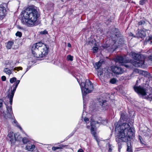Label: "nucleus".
Segmentation results:
<instances>
[{
    "label": "nucleus",
    "mask_w": 152,
    "mask_h": 152,
    "mask_svg": "<svg viewBox=\"0 0 152 152\" xmlns=\"http://www.w3.org/2000/svg\"><path fill=\"white\" fill-rule=\"evenodd\" d=\"M120 130L117 132L115 140L118 144V151L120 152L122 148L121 143L130 141L135 137V131L133 128L131 127L129 124H124L121 126Z\"/></svg>",
    "instance_id": "obj_1"
},
{
    "label": "nucleus",
    "mask_w": 152,
    "mask_h": 152,
    "mask_svg": "<svg viewBox=\"0 0 152 152\" xmlns=\"http://www.w3.org/2000/svg\"><path fill=\"white\" fill-rule=\"evenodd\" d=\"M22 23L28 26H33L38 18V13L36 10L30 6L23 11L21 13Z\"/></svg>",
    "instance_id": "obj_2"
},
{
    "label": "nucleus",
    "mask_w": 152,
    "mask_h": 152,
    "mask_svg": "<svg viewBox=\"0 0 152 152\" xmlns=\"http://www.w3.org/2000/svg\"><path fill=\"white\" fill-rule=\"evenodd\" d=\"M48 48L47 45L41 42L33 45L31 50L34 56L37 58H43L48 54Z\"/></svg>",
    "instance_id": "obj_3"
},
{
    "label": "nucleus",
    "mask_w": 152,
    "mask_h": 152,
    "mask_svg": "<svg viewBox=\"0 0 152 152\" xmlns=\"http://www.w3.org/2000/svg\"><path fill=\"white\" fill-rule=\"evenodd\" d=\"M80 85L83 99L84 96L87 94L91 92L92 91L93 86L92 83L88 80H86L85 83L84 82H82L80 84Z\"/></svg>",
    "instance_id": "obj_4"
},
{
    "label": "nucleus",
    "mask_w": 152,
    "mask_h": 152,
    "mask_svg": "<svg viewBox=\"0 0 152 152\" xmlns=\"http://www.w3.org/2000/svg\"><path fill=\"white\" fill-rule=\"evenodd\" d=\"M19 81H17L16 85H13V90L11 91V92L10 93H9L8 94L7 96L8 98L10 100V106H9L7 105H6L7 110V113L9 114L10 116L9 117L10 118H11L12 115L13 114L12 106V104L13 98L16 88L18 87V84L19 83Z\"/></svg>",
    "instance_id": "obj_5"
},
{
    "label": "nucleus",
    "mask_w": 152,
    "mask_h": 152,
    "mask_svg": "<svg viewBox=\"0 0 152 152\" xmlns=\"http://www.w3.org/2000/svg\"><path fill=\"white\" fill-rule=\"evenodd\" d=\"M139 79V80L137 81V83L136 85L134 86V91L137 92L139 95H141L142 96H146L148 98H151L152 99V96L151 94L148 95L147 92L146 91V89L145 88L142 86H137V85L138 82V81L140 80Z\"/></svg>",
    "instance_id": "obj_6"
},
{
    "label": "nucleus",
    "mask_w": 152,
    "mask_h": 152,
    "mask_svg": "<svg viewBox=\"0 0 152 152\" xmlns=\"http://www.w3.org/2000/svg\"><path fill=\"white\" fill-rule=\"evenodd\" d=\"M145 58L143 56L138 59L136 60L133 62V65L136 67H144Z\"/></svg>",
    "instance_id": "obj_7"
},
{
    "label": "nucleus",
    "mask_w": 152,
    "mask_h": 152,
    "mask_svg": "<svg viewBox=\"0 0 152 152\" xmlns=\"http://www.w3.org/2000/svg\"><path fill=\"white\" fill-rule=\"evenodd\" d=\"M90 122V125H87L86 128L88 129H90L91 128V131L92 134L93 136H95L96 132L94 131V128L95 127L94 125L96 124H100L102 123L98 121H94L92 119H91Z\"/></svg>",
    "instance_id": "obj_8"
},
{
    "label": "nucleus",
    "mask_w": 152,
    "mask_h": 152,
    "mask_svg": "<svg viewBox=\"0 0 152 152\" xmlns=\"http://www.w3.org/2000/svg\"><path fill=\"white\" fill-rule=\"evenodd\" d=\"M146 30H138V32L136 34L135 36H134V37L143 39L146 37Z\"/></svg>",
    "instance_id": "obj_9"
},
{
    "label": "nucleus",
    "mask_w": 152,
    "mask_h": 152,
    "mask_svg": "<svg viewBox=\"0 0 152 152\" xmlns=\"http://www.w3.org/2000/svg\"><path fill=\"white\" fill-rule=\"evenodd\" d=\"M112 71L115 74L117 75L121 74L124 72V70L121 67L114 66L112 68Z\"/></svg>",
    "instance_id": "obj_10"
},
{
    "label": "nucleus",
    "mask_w": 152,
    "mask_h": 152,
    "mask_svg": "<svg viewBox=\"0 0 152 152\" xmlns=\"http://www.w3.org/2000/svg\"><path fill=\"white\" fill-rule=\"evenodd\" d=\"M134 72L136 73H138L145 76L148 77L150 76V73L147 71L140 70L137 69H134Z\"/></svg>",
    "instance_id": "obj_11"
},
{
    "label": "nucleus",
    "mask_w": 152,
    "mask_h": 152,
    "mask_svg": "<svg viewBox=\"0 0 152 152\" xmlns=\"http://www.w3.org/2000/svg\"><path fill=\"white\" fill-rule=\"evenodd\" d=\"M124 119V114H121V118H120V120L118 121V123H116L115 124V131L116 132H117L119 131L120 130V127L122 125L124 124V123L127 124V123H123V124H121V125L120 124V121H121L122 119L123 120Z\"/></svg>",
    "instance_id": "obj_12"
},
{
    "label": "nucleus",
    "mask_w": 152,
    "mask_h": 152,
    "mask_svg": "<svg viewBox=\"0 0 152 152\" xmlns=\"http://www.w3.org/2000/svg\"><path fill=\"white\" fill-rule=\"evenodd\" d=\"M6 9L4 6L2 4L0 5V19L2 20L5 17V13Z\"/></svg>",
    "instance_id": "obj_13"
},
{
    "label": "nucleus",
    "mask_w": 152,
    "mask_h": 152,
    "mask_svg": "<svg viewBox=\"0 0 152 152\" xmlns=\"http://www.w3.org/2000/svg\"><path fill=\"white\" fill-rule=\"evenodd\" d=\"M16 135L13 132H10L8 135V137L10 139V142L11 144H14L15 142L16 139Z\"/></svg>",
    "instance_id": "obj_14"
},
{
    "label": "nucleus",
    "mask_w": 152,
    "mask_h": 152,
    "mask_svg": "<svg viewBox=\"0 0 152 152\" xmlns=\"http://www.w3.org/2000/svg\"><path fill=\"white\" fill-rule=\"evenodd\" d=\"M115 61L116 63L118 62L121 65H123V64L126 62L125 59L123 57L120 56L116 57Z\"/></svg>",
    "instance_id": "obj_15"
},
{
    "label": "nucleus",
    "mask_w": 152,
    "mask_h": 152,
    "mask_svg": "<svg viewBox=\"0 0 152 152\" xmlns=\"http://www.w3.org/2000/svg\"><path fill=\"white\" fill-rule=\"evenodd\" d=\"M17 81H19V83L18 84H18L20 82V80H17L16 78L15 77H13L10 79V82L12 84V83H13L14 82H16V83L15 84H14L12 85V87L11 88V91H10V89H9V91H8V92H9V93H10L11 92V91L13 90V85H16V84H17Z\"/></svg>",
    "instance_id": "obj_16"
},
{
    "label": "nucleus",
    "mask_w": 152,
    "mask_h": 152,
    "mask_svg": "<svg viewBox=\"0 0 152 152\" xmlns=\"http://www.w3.org/2000/svg\"><path fill=\"white\" fill-rule=\"evenodd\" d=\"M117 35L116 34H114L113 35L110 36L111 37L112 39H113V40H114V42H113V45H112L110 47L111 49H113V50H115L118 48V46L115 45V39L114 40L113 38V37H114L115 38V39H116V38L117 37Z\"/></svg>",
    "instance_id": "obj_17"
},
{
    "label": "nucleus",
    "mask_w": 152,
    "mask_h": 152,
    "mask_svg": "<svg viewBox=\"0 0 152 152\" xmlns=\"http://www.w3.org/2000/svg\"><path fill=\"white\" fill-rule=\"evenodd\" d=\"M130 54L135 60L138 59L139 58H140L141 57L143 56V55H141L138 54L134 52H131L130 53Z\"/></svg>",
    "instance_id": "obj_18"
},
{
    "label": "nucleus",
    "mask_w": 152,
    "mask_h": 152,
    "mask_svg": "<svg viewBox=\"0 0 152 152\" xmlns=\"http://www.w3.org/2000/svg\"><path fill=\"white\" fill-rule=\"evenodd\" d=\"M35 148V146L34 145H28L26 147V149L28 151H33Z\"/></svg>",
    "instance_id": "obj_19"
},
{
    "label": "nucleus",
    "mask_w": 152,
    "mask_h": 152,
    "mask_svg": "<svg viewBox=\"0 0 152 152\" xmlns=\"http://www.w3.org/2000/svg\"><path fill=\"white\" fill-rule=\"evenodd\" d=\"M145 41L150 44H152V35L147 37L145 40Z\"/></svg>",
    "instance_id": "obj_20"
},
{
    "label": "nucleus",
    "mask_w": 152,
    "mask_h": 152,
    "mask_svg": "<svg viewBox=\"0 0 152 152\" xmlns=\"http://www.w3.org/2000/svg\"><path fill=\"white\" fill-rule=\"evenodd\" d=\"M66 146V145H59V146L58 147H53L52 148V150L53 151H55L57 149H62L63 148L65 147Z\"/></svg>",
    "instance_id": "obj_21"
},
{
    "label": "nucleus",
    "mask_w": 152,
    "mask_h": 152,
    "mask_svg": "<svg viewBox=\"0 0 152 152\" xmlns=\"http://www.w3.org/2000/svg\"><path fill=\"white\" fill-rule=\"evenodd\" d=\"M102 65V62L100 61H99L95 63L94 65V67L96 69H99L100 67Z\"/></svg>",
    "instance_id": "obj_22"
},
{
    "label": "nucleus",
    "mask_w": 152,
    "mask_h": 152,
    "mask_svg": "<svg viewBox=\"0 0 152 152\" xmlns=\"http://www.w3.org/2000/svg\"><path fill=\"white\" fill-rule=\"evenodd\" d=\"M4 71L8 75H10L12 73V70H11L10 69L7 68L4 69Z\"/></svg>",
    "instance_id": "obj_23"
},
{
    "label": "nucleus",
    "mask_w": 152,
    "mask_h": 152,
    "mask_svg": "<svg viewBox=\"0 0 152 152\" xmlns=\"http://www.w3.org/2000/svg\"><path fill=\"white\" fill-rule=\"evenodd\" d=\"M13 42L12 41H9L8 42L7 45V49H11L12 47V46L13 44Z\"/></svg>",
    "instance_id": "obj_24"
},
{
    "label": "nucleus",
    "mask_w": 152,
    "mask_h": 152,
    "mask_svg": "<svg viewBox=\"0 0 152 152\" xmlns=\"http://www.w3.org/2000/svg\"><path fill=\"white\" fill-rule=\"evenodd\" d=\"M12 123H13V124H14V125L15 126H17V127H18V128H19L21 130V131L22 130V128L18 124V123L17 122V121L16 120H14V121H13Z\"/></svg>",
    "instance_id": "obj_25"
},
{
    "label": "nucleus",
    "mask_w": 152,
    "mask_h": 152,
    "mask_svg": "<svg viewBox=\"0 0 152 152\" xmlns=\"http://www.w3.org/2000/svg\"><path fill=\"white\" fill-rule=\"evenodd\" d=\"M117 81L116 79L115 78H113L110 79V83L112 84H114Z\"/></svg>",
    "instance_id": "obj_26"
},
{
    "label": "nucleus",
    "mask_w": 152,
    "mask_h": 152,
    "mask_svg": "<svg viewBox=\"0 0 152 152\" xmlns=\"http://www.w3.org/2000/svg\"><path fill=\"white\" fill-rule=\"evenodd\" d=\"M22 141L24 144H26L29 142V140L26 137H24Z\"/></svg>",
    "instance_id": "obj_27"
},
{
    "label": "nucleus",
    "mask_w": 152,
    "mask_h": 152,
    "mask_svg": "<svg viewBox=\"0 0 152 152\" xmlns=\"http://www.w3.org/2000/svg\"><path fill=\"white\" fill-rule=\"evenodd\" d=\"M147 0H141L140 1L139 4L140 5H144L146 2Z\"/></svg>",
    "instance_id": "obj_28"
},
{
    "label": "nucleus",
    "mask_w": 152,
    "mask_h": 152,
    "mask_svg": "<svg viewBox=\"0 0 152 152\" xmlns=\"http://www.w3.org/2000/svg\"><path fill=\"white\" fill-rule=\"evenodd\" d=\"M145 21L143 20H142L139 22L138 25L139 26H143L145 24Z\"/></svg>",
    "instance_id": "obj_29"
},
{
    "label": "nucleus",
    "mask_w": 152,
    "mask_h": 152,
    "mask_svg": "<svg viewBox=\"0 0 152 152\" xmlns=\"http://www.w3.org/2000/svg\"><path fill=\"white\" fill-rule=\"evenodd\" d=\"M139 138L141 144L144 145H146L144 143V142L143 141V139L142 137L140 136H139Z\"/></svg>",
    "instance_id": "obj_30"
},
{
    "label": "nucleus",
    "mask_w": 152,
    "mask_h": 152,
    "mask_svg": "<svg viewBox=\"0 0 152 152\" xmlns=\"http://www.w3.org/2000/svg\"><path fill=\"white\" fill-rule=\"evenodd\" d=\"M73 56L70 55H69L67 56V59L69 61H72L73 60Z\"/></svg>",
    "instance_id": "obj_31"
},
{
    "label": "nucleus",
    "mask_w": 152,
    "mask_h": 152,
    "mask_svg": "<svg viewBox=\"0 0 152 152\" xmlns=\"http://www.w3.org/2000/svg\"><path fill=\"white\" fill-rule=\"evenodd\" d=\"M22 68L21 67H17L14 68L13 70L19 71V70H22Z\"/></svg>",
    "instance_id": "obj_32"
},
{
    "label": "nucleus",
    "mask_w": 152,
    "mask_h": 152,
    "mask_svg": "<svg viewBox=\"0 0 152 152\" xmlns=\"http://www.w3.org/2000/svg\"><path fill=\"white\" fill-rule=\"evenodd\" d=\"M99 104L101 105L102 106H103V105H104V104L106 102L105 100H102V101H100V99H99Z\"/></svg>",
    "instance_id": "obj_33"
},
{
    "label": "nucleus",
    "mask_w": 152,
    "mask_h": 152,
    "mask_svg": "<svg viewBox=\"0 0 152 152\" xmlns=\"http://www.w3.org/2000/svg\"><path fill=\"white\" fill-rule=\"evenodd\" d=\"M15 35L17 36H18L20 37L22 36V33L19 31H17L15 34Z\"/></svg>",
    "instance_id": "obj_34"
},
{
    "label": "nucleus",
    "mask_w": 152,
    "mask_h": 152,
    "mask_svg": "<svg viewBox=\"0 0 152 152\" xmlns=\"http://www.w3.org/2000/svg\"><path fill=\"white\" fill-rule=\"evenodd\" d=\"M98 48L97 47H94L93 48V52L94 53H96L97 52Z\"/></svg>",
    "instance_id": "obj_35"
},
{
    "label": "nucleus",
    "mask_w": 152,
    "mask_h": 152,
    "mask_svg": "<svg viewBox=\"0 0 152 152\" xmlns=\"http://www.w3.org/2000/svg\"><path fill=\"white\" fill-rule=\"evenodd\" d=\"M10 116V115H9V113H7V114H6L5 115H4V117L6 119H7L8 118H12V117L11 118H10L9 117Z\"/></svg>",
    "instance_id": "obj_36"
},
{
    "label": "nucleus",
    "mask_w": 152,
    "mask_h": 152,
    "mask_svg": "<svg viewBox=\"0 0 152 152\" xmlns=\"http://www.w3.org/2000/svg\"><path fill=\"white\" fill-rule=\"evenodd\" d=\"M84 120L86 122V123L87 124L88 122V123L89 121V119L86 118L85 117L83 118Z\"/></svg>",
    "instance_id": "obj_37"
},
{
    "label": "nucleus",
    "mask_w": 152,
    "mask_h": 152,
    "mask_svg": "<svg viewBox=\"0 0 152 152\" xmlns=\"http://www.w3.org/2000/svg\"><path fill=\"white\" fill-rule=\"evenodd\" d=\"M127 151L128 152H131L132 151V148L131 147L128 145Z\"/></svg>",
    "instance_id": "obj_38"
},
{
    "label": "nucleus",
    "mask_w": 152,
    "mask_h": 152,
    "mask_svg": "<svg viewBox=\"0 0 152 152\" xmlns=\"http://www.w3.org/2000/svg\"><path fill=\"white\" fill-rule=\"evenodd\" d=\"M48 32L46 31H41L40 33L42 34H45L47 33Z\"/></svg>",
    "instance_id": "obj_39"
},
{
    "label": "nucleus",
    "mask_w": 152,
    "mask_h": 152,
    "mask_svg": "<svg viewBox=\"0 0 152 152\" xmlns=\"http://www.w3.org/2000/svg\"><path fill=\"white\" fill-rule=\"evenodd\" d=\"M1 79L2 81H5L6 80V77L4 76H3L1 77Z\"/></svg>",
    "instance_id": "obj_40"
},
{
    "label": "nucleus",
    "mask_w": 152,
    "mask_h": 152,
    "mask_svg": "<svg viewBox=\"0 0 152 152\" xmlns=\"http://www.w3.org/2000/svg\"><path fill=\"white\" fill-rule=\"evenodd\" d=\"M3 102V101L2 100L0 99V108H1L2 106Z\"/></svg>",
    "instance_id": "obj_41"
},
{
    "label": "nucleus",
    "mask_w": 152,
    "mask_h": 152,
    "mask_svg": "<svg viewBox=\"0 0 152 152\" xmlns=\"http://www.w3.org/2000/svg\"><path fill=\"white\" fill-rule=\"evenodd\" d=\"M109 152H111L112 151V149H111V147L110 145H109Z\"/></svg>",
    "instance_id": "obj_42"
},
{
    "label": "nucleus",
    "mask_w": 152,
    "mask_h": 152,
    "mask_svg": "<svg viewBox=\"0 0 152 152\" xmlns=\"http://www.w3.org/2000/svg\"><path fill=\"white\" fill-rule=\"evenodd\" d=\"M149 59L152 61V54L148 57Z\"/></svg>",
    "instance_id": "obj_43"
},
{
    "label": "nucleus",
    "mask_w": 152,
    "mask_h": 152,
    "mask_svg": "<svg viewBox=\"0 0 152 152\" xmlns=\"http://www.w3.org/2000/svg\"><path fill=\"white\" fill-rule=\"evenodd\" d=\"M77 152H84V151L82 149H80L78 150Z\"/></svg>",
    "instance_id": "obj_44"
},
{
    "label": "nucleus",
    "mask_w": 152,
    "mask_h": 152,
    "mask_svg": "<svg viewBox=\"0 0 152 152\" xmlns=\"http://www.w3.org/2000/svg\"><path fill=\"white\" fill-rule=\"evenodd\" d=\"M129 35L130 36H132V37H133L134 36V34L131 33H130L129 34Z\"/></svg>",
    "instance_id": "obj_45"
},
{
    "label": "nucleus",
    "mask_w": 152,
    "mask_h": 152,
    "mask_svg": "<svg viewBox=\"0 0 152 152\" xmlns=\"http://www.w3.org/2000/svg\"><path fill=\"white\" fill-rule=\"evenodd\" d=\"M18 28H19V29H23V27H20V26H18Z\"/></svg>",
    "instance_id": "obj_46"
},
{
    "label": "nucleus",
    "mask_w": 152,
    "mask_h": 152,
    "mask_svg": "<svg viewBox=\"0 0 152 152\" xmlns=\"http://www.w3.org/2000/svg\"><path fill=\"white\" fill-rule=\"evenodd\" d=\"M68 46L69 47H71V45L70 44V43H68Z\"/></svg>",
    "instance_id": "obj_47"
},
{
    "label": "nucleus",
    "mask_w": 152,
    "mask_h": 152,
    "mask_svg": "<svg viewBox=\"0 0 152 152\" xmlns=\"http://www.w3.org/2000/svg\"><path fill=\"white\" fill-rule=\"evenodd\" d=\"M29 69H30V67H28L27 68V70H26V71L25 72V73H24V74L26 73V72L27 71H28V70Z\"/></svg>",
    "instance_id": "obj_48"
},
{
    "label": "nucleus",
    "mask_w": 152,
    "mask_h": 152,
    "mask_svg": "<svg viewBox=\"0 0 152 152\" xmlns=\"http://www.w3.org/2000/svg\"><path fill=\"white\" fill-rule=\"evenodd\" d=\"M102 72H99V74L100 75H101L102 74Z\"/></svg>",
    "instance_id": "obj_49"
},
{
    "label": "nucleus",
    "mask_w": 152,
    "mask_h": 152,
    "mask_svg": "<svg viewBox=\"0 0 152 152\" xmlns=\"http://www.w3.org/2000/svg\"><path fill=\"white\" fill-rule=\"evenodd\" d=\"M124 66L126 67H127L128 66V65L126 64L124 65Z\"/></svg>",
    "instance_id": "obj_50"
},
{
    "label": "nucleus",
    "mask_w": 152,
    "mask_h": 152,
    "mask_svg": "<svg viewBox=\"0 0 152 152\" xmlns=\"http://www.w3.org/2000/svg\"><path fill=\"white\" fill-rule=\"evenodd\" d=\"M51 5H52V6H53V3H52V4H51Z\"/></svg>",
    "instance_id": "obj_51"
},
{
    "label": "nucleus",
    "mask_w": 152,
    "mask_h": 152,
    "mask_svg": "<svg viewBox=\"0 0 152 152\" xmlns=\"http://www.w3.org/2000/svg\"><path fill=\"white\" fill-rule=\"evenodd\" d=\"M61 1H62V2H63V0H61Z\"/></svg>",
    "instance_id": "obj_52"
},
{
    "label": "nucleus",
    "mask_w": 152,
    "mask_h": 152,
    "mask_svg": "<svg viewBox=\"0 0 152 152\" xmlns=\"http://www.w3.org/2000/svg\"><path fill=\"white\" fill-rule=\"evenodd\" d=\"M78 81V83H79L80 84V82H79Z\"/></svg>",
    "instance_id": "obj_53"
}]
</instances>
